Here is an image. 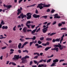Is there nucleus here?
I'll return each instance as SVG.
<instances>
[{"label": "nucleus", "mask_w": 67, "mask_h": 67, "mask_svg": "<svg viewBox=\"0 0 67 67\" xmlns=\"http://www.w3.org/2000/svg\"><path fill=\"white\" fill-rule=\"evenodd\" d=\"M55 41H56V39L55 40V39H53L52 40V42H53V43L55 42Z\"/></svg>", "instance_id": "60"}, {"label": "nucleus", "mask_w": 67, "mask_h": 67, "mask_svg": "<svg viewBox=\"0 0 67 67\" xmlns=\"http://www.w3.org/2000/svg\"><path fill=\"white\" fill-rule=\"evenodd\" d=\"M35 26V25H31V27L32 28V29H34V27Z\"/></svg>", "instance_id": "40"}, {"label": "nucleus", "mask_w": 67, "mask_h": 67, "mask_svg": "<svg viewBox=\"0 0 67 67\" xmlns=\"http://www.w3.org/2000/svg\"><path fill=\"white\" fill-rule=\"evenodd\" d=\"M6 37H0V39H3V38H5Z\"/></svg>", "instance_id": "63"}, {"label": "nucleus", "mask_w": 67, "mask_h": 67, "mask_svg": "<svg viewBox=\"0 0 67 67\" xmlns=\"http://www.w3.org/2000/svg\"><path fill=\"white\" fill-rule=\"evenodd\" d=\"M20 40L22 42H23V41H24V39H22V38H20Z\"/></svg>", "instance_id": "35"}, {"label": "nucleus", "mask_w": 67, "mask_h": 67, "mask_svg": "<svg viewBox=\"0 0 67 67\" xmlns=\"http://www.w3.org/2000/svg\"><path fill=\"white\" fill-rule=\"evenodd\" d=\"M32 67H37V66L36 65H32Z\"/></svg>", "instance_id": "64"}, {"label": "nucleus", "mask_w": 67, "mask_h": 67, "mask_svg": "<svg viewBox=\"0 0 67 67\" xmlns=\"http://www.w3.org/2000/svg\"><path fill=\"white\" fill-rule=\"evenodd\" d=\"M12 42V41H11V40H9L8 41V43H11Z\"/></svg>", "instance_id": "59"}, {"label": "nucleus", "mask_w": 67, "mask_h": 67, "mask_svg": "<svg viewBox=\"0 0 67 67\" xmlns=\"http://www.w3.org/2000/svg\"><path fill=\"white\" fill-rule=\"evenodd\" d=\"M34 62L35 64H37V61H36L35 60H34Z\"/></svg>", "instance_id": "46"}, {"label": "nucleus", "mask_w": 67, "mask_h": 67, "mask_svg": "<svg viewBox=\"0 0 67 67\" xmlns=\"http://www.w3.org/2000/svg\"><path fill=\"white\" fill-rule=\"evenodd\" d=\"M40 29H41V28H39L37 30V31H36V32H37V33L39 31H40Z\"/></svg>", "instance_id": "47"}, {"label": "nucleus", "mask_w": 67, "mask_h": 67, "mask_svg": "<svg viewBox=\"0 0 67 67\" xmlns=\"http://www.w3.org/2000/svg\"><path fill=\"white\" fill-rule=\"evenodd\" d=\"M12 64L13 65H14V66H16V64L14 62H12Z\"/></svg>", "instance_id": "36"}, {"label": "nucleus", "mask_w": 67, "mask_h": 67, "mask_svg": "<svg viewBox=\"0 0 67 67\" xmlns=\"http://www.w3.org/2000/svg\"><path fill=\"white\" fill-rule=\"evenodd\" d=\"M46 45H49V43L48 42H47L46 43Z\"/></svg>", "instance_id": "57"}, {"label": "nucleus", "mask_w": 67, "mask_h": 67, "mask_svg": "<svg viewBox=\"0 0 67 67\" xmlns=\"http://www.w3.org/2000/svg\"><path fill=\"white\" fill-rule=\"evenodd\" d=\"M39 44H42V42L40 41H38L37 42Z\"/></svg>", "instance_id": "37"}, {"label": "nucleus", "mask_w": 67, "mask_h": 67, "mask_svg": "<svg viewBox=\"0 0 67 67\" xmlns=\"http://www.w3.org/2000/svg\"><path fill=\"white\" fill-rule=\"evenodd\" d=\"M33 44L32 42H30V46H31L32 45V44Z\"/></svg>", "instance_id": "58"}, {"label": "nucleus", "mask_w": 67, "mask_h": 67, "mask_svg": "<svg viewBox=\"0 0 67 67\" xmlns=\"http://www.w3.org/2000/svg\"><path fill=\"white\" fill-rule=\"evenodd\" d=\"M42 45H43V46H46V43H42Z\"/></svg>", "instance_id": "54"}, {"label": "nucleus", "mask_w": 67, "mask_h": 67, "mask_svg": "<svg viewBox=\"0 0 67 67\" xmlns=\"http://www.w3.org/2000/svg\"><path fill=\"white\" fill-rule=\"evenodd\" d=\"M38 55H36V56H35V57H34V58L37 59V58L38 57Z\"/></svg>", "instance_id": "61"}, {"label": "nucleus", "mask_w": 67, "mask_h": 67, "mask_svg": "<svg viewBox=\"0 0 67 67\" xmlns=\"http://www.w3.org/2000/svg\"><path fill=\"white\" fill-rule=\"evenodd\" d=\"M32 64H33V61H31L30 62V66H31V65H32Z\"/></svg>", "instance_id": "38"}, {"label": "nucleus", "mask_w": 67, "mask_h": 67, "mask_svg": "<svg viewBox=\"0 0 67 67\" xmlns=\"http://www.w3.org/2000/svg\"><path fill=\"white\" fill-rule=\"evenodd\" d=\"M44 66V65L43 64H39L38 65V67H43Z\"/></svg>", "instance_id": "29"}, {"label": "nucleus", "mask_w": 67, "mask_h": 67, "mask_svg": "<svg viewBox=\"0 0 67 67\" xmlns=\"http://www.w3.org/2000/svg\"><path fill=\"white\" fill-rule=\"evenodd\" d=\"M46 40L48 41H52V38H47L46 39Z\"/></svg>", "instance_id": "22"}, {"label": "nucleus", "mask_w": 67, "mask_h": 67, "mask_svg": "<svg viewBox=\"0 0 67 67\" xmlns=\"http://www.w3.org/2000/svg\"><path fill=\"white\" fill-rule=\"evenodd\" d=\"M28 44V42H25L24 44H23L24 46H25L26 45V44Z\"/></svg>", "instance_id": "32"}, {"label": "nucleus", "mask_w": 67, "mask_h": 67, "mask_svg": "<svg viewBox=\"0 0 67 67\" xmlns=\"http://www.w3.org/2000/svg\"><path fill=\"white\" fill-rule=\"evenodd\" d=\"M62 24L63 25H64V24H65V21L62 22Z\"/></svg>", "instance_id": "56"}, {"label": "nucleus", "mask_w": 67, "mask_h": 67, "mask_svg": "<svg viewBox=\"0 0 67 67\" xmlns=\"http://www.w3.org/2000/svg\"><path fill=\"white\" fill-rule=\"evenodd\" d=\"M20 16H21V19H23L24 17H26V15H24V14L23 13L21 14Z\"/></svg>", "instance_id": "13"}, {"label": "nucleus", "mask_w": 67, "mask_h": 67, "mask_svg": "<svg viewBox=\"0 0 67 67\" xmlns=\"http://www.w3.org/2000/svg\"><path fill=\"white\" fill-rule=\"evenodd\" d=\"M3 22H4L2 20L1 21V24H2V25H4V24H5V23Z\"/></svg>", "instance_id": "33"}, {"label": "nucleus", "mask_w": 67, "mask_h": 67, "mask_svg": "<svg viewBox=\"0 0 67 67\" xmlns=\"http://www.w3.org/2000/svg\"><path fill=\"white\" fill-rule=\"evenodd\" d=\"M0 59L1 60H2V59H3V56L2 55L0 57Z\"/></svg>", "instance_id": "51"}, {"label": "nucleus", "mask_w": 67, "mask_h": 67, "mask_svg": "<svg viewBox=\"0 0 67 67\" xmlns=\"http://www.w3.org/2000/svg\"><path fill=\"white\" fill-rule=\"evenodd\" d=\"M14 57L13 58V60H18V59H19V58H22V56H20L19 57V55H15L14 56Z\"/></svg>", "instance_id": "2"}, {"label": "nucleus", "mask_w": 67, "mask_h": 67, "mask_svg": "<svg viewBox=\"0 0 67 67\" xmlns=\"http://www.w3.org/2000/svg\"><path fill=\"white\" fill-rule=\"evenodd\" d=\"M25 40H31V38H25Z\"/></svg>", "instance_id": "50"}, {"label": "nucleus", "mask_w": 67, "mask_h": 67, "mask_svg": "<svg viewBox=\"0 0 67 67\" xmlns=\"http://www.w3.org/2000/svg\"><path fill=\"white\" fill-rule=\"evenodd\" d=\"M11 7H12V5H7V6H6V8H8V9H10Z\"/></svg>", "instance_id": "21"}, {"label": "nucleus", "mask_w": 67, "mask_h": 67, "mask_svg": "<svg viewBox=\"0 0 67 67\" xmlns=\"http://www.w3.org/2000/svg\"><path fill=\"white\" fill-rule=\"evenodd\" d=\"M52 47H46L45 49H44V51H48L49 49H50Z\"/></svg>", "instance_id": "17"}, {"label": "nucleus", "mask_w": 67, "mask_h": 67, "mask_svg": "<svg viewBox=\"0 0 67 67\" xmlns=\"http://www.w3.org/2000/svg\"><path fill=\"white\" fill-rule=\"evenodd\" d=\"M54 47H59V48L60 50V47H61V44L60 43H58V45H55L53 46Z\"/></svg>", "instance_id": "6"}, {"label": "nucleus", "mask_w": 67, "mask_h": 67, "mask_svg": "<svg viewBox=\"0 0 67 67\" xmlns=\"http://www.w3.org/2000/svg\"><path fill=\"white\" fill-rule=\"evenodd\" d=\"M14 49H10V52H14Z\"/></svg>", "instance_id": "62"}, {"label": "nucleus", "mask_w": 67, "mask_h": 67, "mask_svg": "<svg viewBox=\"0 0 67 67\" xmlns=\"http://www.w3.org/2000/svg\"><path fill=\"white\" fill-rule=\"evenodd\" d=\"M16 26H15L13 28V30L14 31H16Z\"/></svg>", "instance_id": "23"}, {"label": "nucleus", "mask_w": 67, "mask_h": 67, "mask_svg": "<svg viewBox=\"0 0 67 67\" xmlns=\"http://www.w3.org/2000/svg\"><path fill=\"white\" fill-rule=\"evenodd\" d=\"M55 12V10L54 9L52 10L51 12V13H54Z\"/></svg>", "instance_id": "49"}, {"label": "nucleus", "mask_w": 67, "mask_h": 67, "mask_svg": "<svg viewBox=\"0 0 67 67\" xmlns=\"http://www.w3.org/2000/svg\"><path fill=\"white\" fill-rule=\"evenodd\" d=\"M56 23V21H54L53 22L52 24V25H54V24H55Z\"/></svg>", "instance_id": "39"}, {"label": "nucleus", "mask_w": 67, "mask_h": 67, "mask_svg": "<svg viewBox=\"0 0 67 67\" xmlns=\"http://www.w3.org/2000/svg\"><path fill=\"white\" fill-rule=\"evenodd\" d=\"M41 47V48H42V46L41 45H39L38 47H37V48H38Z\"/></svg>", "instance_id": "41"}, {"label": "nucleus", "mask_w": 67, "mask_h": 67, "mask_svg": "<svg viewBox=\"0 0 67 67\" xmlns=\"http://www.w3.org/2000/svg\"><path fill=\"white\" fill-rule=\"evenodd\" d=\"M8 28V26H3L2 27V29H7Z\"/></svg>", "instance_id": "19"}, {"label": "nucleus", "mask_w": 67, "mask_h": 67, "mask_svg": "<svg viewBox=\"0 0 67 67\" xmlns=\"http://www.w3.org/2000/svg\"><path fill=\"white\" fill-rule=\"evenodd\" d=\"M7 48V47H4L1 48L2 49H5Z\"/></svg>", "instance_id": "45"}, {"label": "nucleus", "mask_w": 67, "mask_h": 67, "mask_svg": "<svg viewBox=\"0 0 67 67\" xmlns=\"http://www.w3.org/2000/svg\"><path fill=\"white\" fill-rule=\"evenodd\" d=\"M56 34V32H53L51 33H51H49L48 34V35L49 36V35H50V36H52L53 35H55V34Z\"/></svg>", "instance_id": "12"}, {"label": "nucleus", "mask_w": 67, "mask_h": 67, "mask_svg": "<svg viewBox=\"0 0 67 67\" xmlns=\"http://www.w3.org/2000/svg\"><path fill=\"white\" fill-rule=\"evenodd\" d=\"M47 16H42L41 18H44L45 19H47Z\"/></svg>", "instance_id": "31"}, {"label": "nucleus", "mask_w": 67, "mask_h": 67, "mask_svg": "<svg viewBox=\"0 0 67 67\" xmlns=\"http://www.w3.org/2000/svg\"><path fill=\"white\" fill-rule=\"evenodd\" d=\"M36 39V37L35 36H34L33 38H31V39H32L33 40H35Z\"/></svg>", "instance_id": "28"}, {"label": "nucleus", "mask_w": 67, "mask_h": 67, "mask_svg": "<svg viewBox=\"0 0 67 67\" xmlns=\"http://www.w3.org/2000/svg\"><path fill=\"white\" fill-rule=\"evenodd\" d=\"M62 25V24L61 23H59L58 26H61Z\"/></svg>", "instance_id": "48"}, {"label": "nucleus", "mask_w": 67, "mask_h": 67, "mask_svg": "<svg viewBox=\"0 0 67 67\" xmlns=\"http://www.w3.org/2000/svg\"><path fill=\"white\" fill-rule=\"evenodd\" d=\"M66 27H65V28H62L61 29V30H66Z\"/></svg>", "instance_id": "34"}, {"label": "nucleus", "mask_w": 67, "mask_h": 67, "mask_svg": "<svg viewBox=\"0 0 67 67\" xmlns=\"http://www.w3.org/2000/svg\"><path fill=\"white\" fill-rule=\"evenodd\" d=\"M64 47L65 48L66 47V46L63 45L62 46V45H61L60 48V50H62V49H63V48H64Z\"/></svg>", "instance_id": "16"}, {"label": "nucleus", "mask_w": 67, "mask_h": 67, "mask_svg": "<svg viewBox=\"0 0 67 67\" xmlns=\"http://www.w3.org/2000/svg\"><path fill=\"white\" fill-rule=\"evenodd\" d=\"M42 32L43 33H45L46 32V31L47 30V29H45V28H44L42 29Z\"/></svg>", "instance_id": "15"}, {"label": "nucleus", "mask_w": 67, "mask_h": 67, "mask_svg": "<svg viewBox=\"0 0 67 67\" xmlns=\"http://www.w3.org/2000/svg\"><path fill=\"white\" fill-rule=\"evenodd\" d=\"M38 11L37 9H36L35 11V13L36 14H38Z\"/></svg>", "instance_id": "44"}, {"label": "nucleus", "mask_w": 67, "mask_h": 67, "mask_svg": "<svg viewBox=\"0 0 67 67\" xmlns=\"http://www.w3.org/2000/svg\"><path fill=\"white\" fill-rule=\"evenodd\" d=\"M23 53H25V52H26L27 53H29V52L27 50H23Z\"/></svg>", "instance_id": "27"}, {"label": "nucleus", "mask_w": 67, "mask_h": 67, "mask_svg": "<svg viewBox=\"0 0 67 67\" xmlns=\"http://www.w3.org/2000/svg\"><path fill=\"white\" fill-rule=\"evenodd\" d=\"M65 37V35H63L61 37V39L60 41V43L62 44V41H63L64 39V37Z\"/></svg>", "instance_id": "11"}, {"label": "nucleus", "mask_w": 67, "mask_h": 67, "mask_svg": "<svg viewBox=\"0 0 67 67\" xmlns=\"http://www.w3.org/2000/svg\"><path fill=\"white\" fill-rule=\"evenodd\" d=\"M35 32H36V31L35 30H33L32 31H31L32 34H34V33Z\"/></svg>", "instance_id": "25"}, {"label": "nucleus", "mask_w": 67, "mask_h": 67, "mask_svg": "<svg viewBox=\"0 0 67 67\" xmlns=\"http://www.w3.org/2000/svg\"><path fill=\"white\" fill-rule=\"evenodd\" d=\"M26 16H27L26 17L27 20L30 19L31 18L32 16L31 15V13H28L26 14Z\"/></svg>", "instance_id": "4"}, {"label": "nucleus", "mask_w": 67, "mask_h": 67, "mask_svg": "<svg viewBox=\"0 0 67 67\" xmlns=\"http://www.w3.org/2000/svg\"><path fill=\"white\" fill-rule=\"evenodd\" d=\"M64 59H61L59 61L60 62H64Z\"/></svg>", "instance_id": "52"}, {"label": "nucleus", "mask_w": 67, "mask_h": 67, "mask_svg": "<svg viewBox=\"0 0 67 67\" xmlns=\"http://www.w3.org/2000/svg\"><path fill=\"white\" fill-rule=\"evenodd\" d=\"M60 40V38H57L55 39V41L56 42H59Z\"/></svg>", "instance_id": "24"}, {"label": "nucleus", "mask_w": 67, "mask_h": 67, "mask_svg": "<svg viewBox=\"0 0 67 67\" xmlns=\"http://www.w3.org/2000/svg\"><path fill=\"white\" fill-rule=\"evenodd\" d=\"M58 61L59 60L58 59H56L53 60V62H54L51 65V67H53V66H56V65H55V64H56V63L58 62Z\"/></svg>", "instance_id": "3"}, {"label": "nucleus", "mask_w": 67, "mask_h": 67, "mask_svg": "<svg viewBox=\"0 0 67 67\" xmlns=\"http://www.w3.org/2000/svg\"><path fill=\"white\" fill-rule=\"evenodd\" d=\"M45 4L41 3L38 4V5L37 6V8H39L40 10H42L43 7H49L50 6V4L44 5Z\"/></svg>", "instance_id": "1"}, {"label": "nucleus", "mask_w": 67, "mask_h": 67, "mask_svg": "<svg viewBox=\"0 0 67 67\" xmlns=\"http://www.w3.org/2000/svg\"><path fill=\"white\" fill-rule=\"evenodd\" d=\"M22 58L21 59V60H22L21 63L23 64H24L25 63H26L27 62V61L26 60V59H22Z\"/></svg>", "instance_id": "8"}, {"label": "nucleus", "mask_w": 67, "mask_h": 67, "mask_svg": "<svg viewBox=\"0 0 67 67\" xmlns=\"http://www.w3.org/2000/svg\"><path fill=\"white\" fill-rule=\"evenodd\" d=\"M26 25L28 27V28H30V25H27V24H26Z\"/></svg>", "instance_id": "53"}, {"label": "nucleus", "mask_w": 67, "mask_h": 67, "mask_svg": "<svg viewBox=\"0 0 67 67\" xmlns=\"http://www.w3.org/2000/svg\"><path fill=\"white\" fill-rule=\"evenodd\" d=\"M33 16L34 18H40V16L39 15H37L36 14H34L33 15Z\"/></svg>", "instance_id": "9"}, {"label": "nucleus", "mask_w": 67, "mask_h": 67, "mask_svg": "<svg viewBox=\"0 0 67 67\" xmlns=\"http://www.w3.org/2000/svg\"><path fill=\"white\" fill-rule=\"evenodd\" d=\"M31 23V21H29L27 22L26 23V24H30Z\"/></svg>", "instance_id": "30"}, {"label": "nucleus", "mask_w": 67, "mask_h": 67, "mask_svg": "<svg viewBox=\"0 0 67 67\" xmlns=\"http://www.w3.org/2000/svg\"><path fill=\"white\" fill-rule=\"evenodd\" d=\"M21 46H22V44H21V43H20L18 46V48L19 49H20L21 48H23L24 46V45L23 44L21 47Z\"/></svg>", "instance_id": "7"}, {"label": "nucleus", "mask_w": 67, "mask_h": 67, "mask_svg": "<svg viewBox=\"0 0 67 67\" xmlns=\"http://www.w3.org/2000/svg\"><path fill=\"white\" fill-rule=\"evenodd\" d=\"M51 60H52V59H50L47 60V63H50V62H51Z\"/></svg>", "instance_id": "26"}, {"label": "nucleus", "mask_w": 67, "mask_h": 67, "mask_svg": "<svg viewBox=\"0 0 67 67\" xmlns=\"http://www.w3.org/2000/svg\"><path fill=\"white\" fill-rule=\"evenodd\" d=\"M58 14H57L54 15V19H58L60 18V16H58Z\"/></svg>", "instance_id": "10"}, {"label": "nucleus", "mask_w": 67, "mask_h": 67, "mask_svg": "<svg viewBox=\"0 0 67 67\" xmlns=\"http://www.w3.org/2000/svg\"><path fill=\"white\" fill-rule=\"evenodd\" d=\"M27 31L28 32H32V30H27Z\"/></svg>", "instance_id": "55"}, {"label": "nucleus", "mask_w": 67, "mask_h": 67, "mask_svg": "<svg viewBox=\"0 0 67 67\" xmlns=\"http://www.w3.org/2000/svg\"><path fill=\"white\" fill-rule=\"evenodd\" d=\"M40 39V40H41V41H42V40H44V37H41Z\"/></svg>", "instance_id": "43"}, {"label": "nucleus", "mask_w": 67, "mask_h": 67, "mask_svg": "<svg viewBox=\"0 0 67 67\" xmlns=\"http://www.w3.org/2000/svg\"><path fill=\"white\" fill-rule=\"evenodd\" d=\"M23 30L24 32V33H26V30H27V27H24L23 29Z\"/></svg>", "instance_id": "14"}, {"label": "nucleus", "mask_w": 67, "mask_h": 67, "mask_svg": "<svg viewBox=\"0 0 67 67\" xmlns=\"http://www.w3.org/2000/svg\"><path fill=\"white\" fill-rule=\"evenodd\" d=\"M22 9H23L22 8V7H21L20 9H18L17 10V11L18 12V13H17L18 15H19L20 13H22V12L21 11H22Z\"/></svg>", "instance_id": "5"}, {"label": "nucleus", "mask_w": 67, "mask_h": 67, "mask_svg": "<svg viewBox=\"0 0 67 67\" xmlns=\"http://www.w3.org/2000/svg\"><path fill=\"white\" fill-rule=\"evenodd\" d=\"M59 49L58 47H55L54 48V51H56L57 52L58 51Z\"/></svg>", "instance_id": "20"}, {"label": "nucleus", "mask_w": 67, "mask_h": 67, "mask_svg": "<svg viewBox=\"0 0 67 67\" xmlns=\"http://www.w3.org/2000/svg\"><path fill=\"white\" fill-rule=\"evenodd\" d=\"M29 58L30 57L27 55H26L25 57L22 58V59H26V58Z\"/></svg>", "instance_id": "18"}, {"label": "nucleus", "mask_w": 67, "mask_h": 67, "mask_svg": "<svg viewBox=\"0 0 67 67\" xmlns=\"http://www.w3.org/2000/svg\"><path fill=\"white\" fill-rule=\"evenodd\" d=\"M51 24V22L47 24L46 26H49Z\"/></svg>", "instance_id": "42"}]
</instances>
